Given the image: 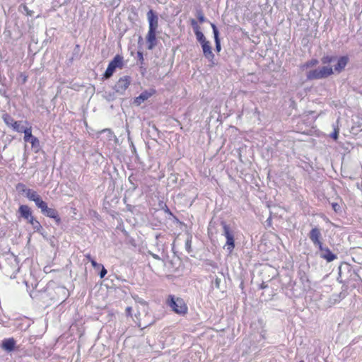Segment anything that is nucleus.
Masks as SVG:
<instances>
[{
    "label": "nucleus",
    "mask_w": 362,
    "mask_h": 362,
    "mask_svg": "<svg viewBox=\"0 0 362 362\" xmlns=\"http://www.w3.org/2000/svg\"><path fill=\"white\" fill-rule=\"evenodd\" d=\"M166 304L176 314L184 316L188 312V307L185 300L174 295H169L166 299Z\"/></svg>",
    "instance_id": "obj_1"
},
{
    "label": "nucleus",
    "mask_w": 362,
    "mask_h": 362,
    "mask_svg": "<svg viewBox=\"0 0 362 362\" xmlns=\"http://www.w3.org/2000/svg\"><path fill=\"white\" fill-rule=\"evenodd\" d=\"M333 74V69L331 66H322L320 69L310 70L307 74L308 80H317L327 78Z\"/></svg>",
    "instance_id": "obj_2"
},
{
    "label": "nucleus",
    "mask_w": 362,
    "mask_h": 362,
    "mask_svg": "<svg viewBox=\"0 0 362 362\" xmlns=\"http://www.w3.org/2000/svg\"><path fill=\"white\" fill-rule=\"evenodd\" d=\"M123 66V57L120 54L115 55L113 59L109 63L107 68L104 73L103 77L105 78H110L117 68L122 69Z\"/></svg>",
    "instance_id": "obj_3"
},
{
    "label": "nucleus",
    "mask_w": 362,
    "mask_h": 362,
    "mask_svg": "<svg viewBox=\"0 0 362 362\" xmlns=\"http://www.w3.org/2000/svg\"><path fill=\"white\" fill-rule=\"evenodd\" d=\"M223 235L226 237V242L225 247L229 253H231L235 248V238L233 231L230 230L228 225L225 223H222Z\"/></svg>",
    "instance_id": "obj_4"
},
{
    "label": "nucleus",
    "mask_w": 362,
    "mask_h": 362,
    "mask_svg": "<svg viewBox=\"0 0 362 362\" xmlns=\"http://www.w3.org/2000/svg\"><path fill=\"white\" fill-rule=\"evenodd\" d=\"M43 206L40 205L38 207L41 209V212L47 217L53 218L57 224H59L61 223V218L57 211L54 209L49 208L45 202H43Z\"/></svg>",
    "instance_id": "obj_5"
},
{
    "label": "nucleus",
    "mask_w": 362,
    "mask_h": 362,
    "mask_svg": "<svg viewBox=\"0 0 362 362\" xmlns=\"http://www.w3.org/2000/svg\"><path fill=\"white\" fill-rule=\"evenodd\" d=\"M203 50L204 56L209 60L210 62V66H213L216 64L214 62L215 56L212 52L211 46L209 41H207L201 45Z\"/></svg>",
    "instance_id": "obj_6"
},
{
    "label": "nucleus",
    "mask_w": 362,
    "mask_h": 362,
    "mask_svg": "<svg viewBox=\"0 0 362 362\" xmlns=\"http://www.w3.org/2000/svg\"><path fill=\"white\" fill-rule=\"evenodd\" d=\"M146 16L148 21V30H157L158 28V17L157 14L151 9L147 12Z\"/></svg>",
    "instance_id": "obj_7"
},
{
    "label": "nucleus",
    "mask_w": 362,
    "mask_h": 362,
    "mask_svg": "<svg viewBox=\"0 0 362 362\" xmlns=\"http://www.w3.org/2000/svg\"><path fill=\"white\" fill-rule=\"evenodd\" d=\"M309 238L315 246L318 247L322 245L321 232L317 228L310 230Z\"/></svg>",
    "instance_id": "obj_8"
},
{
    "label": "nucleus",
    "mask_w": 362,
    "mask_h": 362,
    "mask_svg": "<svg viewBox=\"0 0 362 362\" xmlns=\"http://www.w3.org/2000/svg\"><path fill=\"white\" fill-rule=\"evenodd\" d=\"M320 251V257L328 262H331L337 258V255L333 254L327 247H324L323 244L318 247Z\"/></svg>",
    "instance_id": "obj_9"
},
{
    "label": "nucleus",
    "mask_w": 362,
    "mask_h": 362,
    "mask_svg": "<svg viewBox=\"0 0 362 362\" xmlns=\"http://www.w3.org/2000/svg\"><path fill=\"white\" fill-rule=\"evenodd\" d=\"M130 84V80L128 76L120 78L115 84V90L117 93H124Z\"/></svg>",
    "instance_id": "obj_10"
},
{
    "label": "nucleus",
    "mask_w": 362,
    "mask_h": 362,
    "mask_svg": "<svg viewBox=\"0 0 362 362\" xmlns=\"http://www.w3.org/2000/svg\"><path fill=\"white\" fill-rule=\"evenodd\" d=\"M156 33L157 30H148L146 34L147 48L150 50L153 49L157 44Z\"/></svg>",
    "instance_id": "obj_11"
},
{
    "label": "nucleus",
    "mask_w": 362,
    "mask_h": 362,
    "mask_svg": "<svg viewBox=\"0 0 362 362\" xmlns=\"http://www.w3.org/2000/svg\"><path fill=\"white\" fill-rule=\"evenodd\" d=\"M26 197L29 200L33 201L37 207H39L40 205L43 206L44 204V201L41 199L37 192L31 189H28L27 190Z\"/></svg>",
    "instance_id": "obj_12"
},
{
    "label": "nucleus",
    "mask_w": 362,
    "mask_h": 362,
    "mask_svg": "<svg viewBox=\"0 0 362 362\" xmlns=\"http://www.w3.org/2000/svg\"><path fill=\"white\" fill-rule=\"evenodd\" d=\"M16 341L14 338L10 337L4 339L1 343V348L8 352H11L15 350Z\"/></svg>",
    "instance_id": "obj_13"
},
{
    "label": "nucleus",
    "mask_w": 362,
    "mask_h": 362,
    "mask_svg": "<svg viewBox=\"0 0 362 362\" xmlns=\"http://www.w3.org/2000/svg\"><path fill=\"white\" fill-rule=\"evenodd\" d=\"M18 213L27 221L33 216L32 210L28 205H21L18 208Z\"/></svg>",
    "instance_id": "obj_14"
},
{
    "label": "nucleus",
    "mask_w": 362,
    "mask_h": 362,
    "mask_svg": "<svg viewBox=\"0 0 362 362\" xmlns=\"http://www.w3.org/2000/svg\"><path fill=\"white\" fill-rule=\"evenodd\" d=\"M348 62L349 57L347 56L340 57L337 59V63L334 65V71L337 73H340L344 70Z\"/></svg>",
    "instance_id": "obj_15"
},
{
    "label": "nucleus",
    "mask_w": 362,
    "mask_h": 362,
    "mask_svg": "<svg viewBox=\"0 0 362 362\" xmlns=\"http://www.w3.org/2000/svg\"><path fill=\"white\" fill-rule=\"evenodd\" d=\"M211 28L213 29L214 40H215V42H216V50L217 52H219L221 51V47L220 40L218 37V30L216 26L214 23H211Z\"/></svg>",
    "instance_id": "obj_16"
},
{
    "label": "nucleus",
    "mask_w": 362,
    "mask_h": 362,
    "mask_svg": "<svg viewBox=\"0 0 362 362\" xmlns=\"http://www.w3.org/2000/svg\"><path fill=\"white\" fill-rule=\"evenodd\" d=\"M27 222L30 223L36 231H40L42 229L40 223L34 216H32Z\"/></svg>",
    "instance_id": "obj_17"
},
{
    "label": "nucleus",
    "mask_w": 362,
    "mask_h": 362,
    "mask_svg": "<svg viewBox=\"0 0 362 362\" xmlns=\"http://www.w3.org/2000/svg\"><path fill=\"white\" fill-rule=\"evenodd\" d=\"M23 132L24 133V141L25 142H28L31 139L34 137V136L32 134V127H29L23 130Z\"/></svg>",
    "instance_id": "obj_18"
},
{
    "label": "nucleus",
    "mask_w": 362,
    "mask_h": 362,
    "mask_svg": "<svg viewBox=\"0 0 362 362\" xmlns=\"http://www.w3.org/2000/svg\"><path fill=\"white\" fill-rule=\"evenodd\" d=\"M2 118L6 124L10 127H11L13 125V122H16V120L7 113L3 115Z\"/></svg>",
    "instance_id": "obj_19"
},
{
    "label": "nucleus",
    "mask_w": 362,
    "mask_h": 362,
    "mask_svg": "<svg viewBox=\"0 0 362 362\" xmlns=\"http://www.w3.org/2000/svg\"><path fill=\"white\" fill-rule=\"evenodd\" d=\"M194 34L196 35L197 40L201 45L208 41L201 30L194 32Z\"/></svg>",
    "instance_id": "obj_20"
},
{
    "label": "nucleus",
    "mask_w": 362,
    "mask_h": 362,
    "mask_svg": "<svg viewBox=\"0 0 362 362\" xmlns=\"http://www.w3.org/2000/svg\"><path fill=\"white\" fill-rule=\"evenodd\" d=\"M154 93L155 90H153L152 92L144 91L139 95V98L141 99V101H145L148 100Z\"/></svg>",
    "instance_id": "obj_21"
},
{
    "label": "nucleus",
    "mask_w": 362,
    "mask_h": 362,
    "mask_svg": "<svg viewBox=\"0 0 362 362\" xmlns=\"http://www.w3.org/2000/svg\"><path fill=\"white\" fill-rule=\"evenodd\" d=\"M196 16L199 21V23H202L205 21V17L203 11L199 8L196 11Z\"/></svg>",
    "instance_id": "obj_22"
},
{
    "label": "nucleus",
    "mask_w": 362,
    "mask_h": 362,
    "mask_svg": "<svg viewBox=\"0 0 362 362\" xmlns=\"http://www.w3.org/2000/svg\"><path fill=\"white\" fill-rule=\"evenodd\" d=\"M21 122L16 121L15 122H13V125L11 127V128L15 132H23V129L22 127H21Z\"/></svg>",
    "instance_id": "obj_23"
},
{
    "label": "nucleus",
    "mask_w": 362,
    "mask_h": 362,
    "mask_svg": "<svg viewBox=\"0 0 362 362\" xmlns=\"http://www.w3.org/2000/svg\"><path fill=\"white\" fill-rule=\"evenodd\" d=\"M28 142H30L31 144V146H32L33 148H35V147L37 148V149L36 150V152H37L38 151V148L40 146L39 139L37 137L34 136Z\"/></svg>",
    "instance_id": "obj_24"
},
{
    "label": "nucleus",
    "mask_w": 362,
    "mask_h": 362,
    "mask_svg": "<svg viewBox=\"0 0 362 362\" xmlns=\"http://www.w3.org/2000/svg\"><path fill=\"white\" fill-rule=\"evenodd\" d=\"M16 189L21 193H27V190L28 189L26 188V186L23 183H18L16 186Z\"/></svg>",
    "instance_id": "obj_25"
},
{
    "label": "nucleus",
    "mask_w": 362,
    "mask_h": 362,
    "mask_svg": "<svg viewBox=\"0 0 362 362\" xmlns=\"http://www.w3.org/2000/svg\"><path fill=\"white\" fill-rule=\"evenodd\" d=\"M335 59V57L333 56H325L322 58V64H330Z\"/></svg>",
    "instance_id": "obj_26"
},
{
    "label": "nucleus",
    "mask_w": 362,
    "mask_h": 362,
    "mask_svg": "<svg viewBox=\"0 0 362 362\" xmlns=\"http://www.w3.org/2000/svg\"><path fill=\"white\" fill-rule=\"evenodd\" d=\"M190 23H191V25L192 26L193 28V30H194V32H196V31H198V30H200V27L199 25H198L197 22L196 20L194 19H191L190 21Z\"/></svg>",
    "instance_id": "obj_27"
},
{
    "label": "nucleus",
    "mask_w": 362,
    "mask_h": 362,
    "mask_svg": "<svg viewBox=\"0 0 362 362\" xmlns=\"http://www.w3.org/2000/svg\"><path fill=\"white\" fill-rule=\"evenodd\" d=\"M339 129L338 127L334 128V132L331 134V137L337 141L339 137Z\"/></svg>",
    "instance_id": "obj_28"
},
{
    "label": "nucleus",
    "mask_w": 362,
    "mask_h": 362,
    "mask_svg": "<svg viewBox=\"0 0 362 362\" xmlns=\"http://www.w3.org/2000/svg\"><path fill=\"white\" fill-rule=\"evenodd\" d=\"M317 64H318V61L317 59H312L310 62H308L307 63H305L303 65V66L308 67V66H315V65H316Z\"/></svg>",
    "instance_id": "obj_29"
},
{
    "label": "nucleus",
    "mask_w": 362,
    "mask_h": 362,
    "mask_svg": "<svg viewBox=\"0 0 362 362\" xmlns=\"http://www.w3.org/2000/svg\"><path fill=\"white\" fill-rule=\"evenodd\" d=\"M107 270L106 269L103 267V266H101V271L100 272V277L101 279L104 278L105 276L107 274Z\"/></svg>",
    "instance_id": "obj_30"
},
{
    "label": "nucleus",
    "mask_w": 362,
    "mask_h": 362,
    "mask_svg": "<svg viewBox=\"0 0 362 362\" xmlns=\"http://www.w3.org/2000/svg\"><path fill=\"white\" fill-rule=\"evenodd\" d=\"M90 263L93 268H100L102 266L101 264L97 263L94 259H91Z\"/></svg>",
    "instance_id": "obj_31"
},
{
    "label": "nucleus",
    "mask_w": 362,
    "mask_h": 362,
    "mask_svg": "<svg viewBox=\"0 0 362 362\" xmlns=\"http://www.w3.org/2000/svg\"><path fill=\"white\" fill-rule=\"evenodd\" d=\"M144 101H141V99L139 98V95L134 99V103L137 105H140Z\"/></svg>",
    "instance_id": "obj_32"
},
{
    "label": "nucleus",
    "mask_w": 362,
    "mask_h": 362,
    "mask_svg": "<svg viewBox=\"0 0 362 362\" xmlns=\"http://www.w3.org/2000/svg\"><path fill=\"white\" fill-rule=\"evenodd\" d=\"M137 55H138V57L139 59V60L141 61V63H143V61H144V57H143V54L142 52H137Z\"/></svg>",
    "instance_id": "obj_33"
},
{
    "label": "nucleus",
    "mask_w": 362,
    "mask_h": 362,
    "mask_svg": "<svg viewBox=\"0 0 362 362\" xmlns=\"http://www.w3.org/2000/svg\"><path fill=\"white\" fill-rule=\"evenodd\" d=\"M85 257H86V258L89 262H91V259H93L91 257V256H90V254H87V255H85Z\"/></svg>",
    "instance_id": "obj_34"
},
{
    "label": "nucleus",
    "mask_w": 362,
    "mask_h": 362,
    "mask_svg": "<svg viewBox=\"0 0 362 362\" xmlns=\"http://www.w3.org/2000/svg\"><path fill=\"white\" fill-rule=\"evenodd\" d=\"M152 257L156 259H160V257L158 255L152 254Z\"/></svg>",
    "instance_id": "obj_35"
},
{
    "label": "nucleus",
    "mask_w": 362,
    "mask_h": 362,
    "mask_svg": "<svg viewBox=\"0 0 362 362\" xmlns=\"http://www.w3.org/2000/svg\"><path fill=\"white\" fill-rule=\"evenodd\" d=\"M338 206V204L337 203H334L332 204V207L334 209V210L336 211H337V206Z\"/></svg>",
    "instance_id": "obj_36"
},
{
    "label": "nucleus",
    "mask_w": 362,
    "mask_h": 362,
    "mask_svg": "<svg viewBox=\"0 0 362 362\" xmlns=\"http://www.w3.org/2000/svg\"><path fill=\"white\" fill-rule=\"evenodd\" d=\"M27 76L24 75L23 78V83H25L27 81Z\"/></svg>",
    "instance_id": "obj_37"
},
{
    "label": "nucleus",
    "mask_w": 362,
    "mask_h": 362,
    "mask_svg": "<svg viewBox=\"0 0 362 362\" xmlns=\"http://www.w3.org/2000/svg\"><path fill=\"white\" fill-rule=\"evenodd\" d=\"M130 310H131V308H127V310L128 312H130Z\"/></svg>",
    "instance_id": "obj_38"
},
{
    "label": "nucleus",
    "mask_w": 362,
    "mask_h": 362,
    "mask_svg": "<svg viewBox=\"0 0 362 362\" xmlns=\"http://www.w3.org/2000/svg\"><path fill=\"white\" fill-rule=\"evenodd\" d=\"M299 362H304L303 361H300Z\"/></svg>",
    "instance_id": "obj_39"
}]
</instances>
